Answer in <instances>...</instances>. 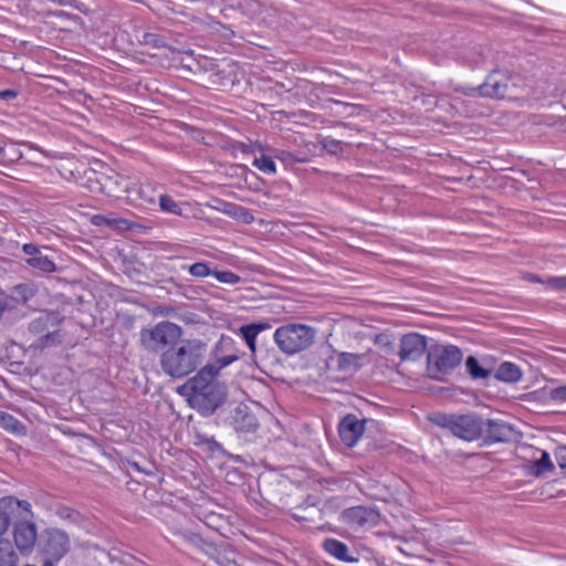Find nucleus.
Masks as SVG:
<instances>
[{"label": "nucleus", "mask_w": 566, "mask_h": 566, "mask_svg": "<svg viewBox=\"0 0 566 566\" xmlns=\"http://www.w3.org/2000/svg\"><path fill=\"white\" fill-rule=\"evenodd\" d=\"M232 207H233L235 210H240V211H242V212H244V213H247V212H248V211H247V209H245V208H243V207L235 206V205H233Z\"/></svg>", "instance_id": "864d4df0"}, {"label": "nucleus", "mask_w": 566, "mask_h": 566, "mask_svg": "<svg viewBox=\"0 0 566 566\" xmlns=\"http://www.w3.org/2000/svg\"><path fill=\"white\" fill-rule=\"evenodd\" d=\"M287 157H291V154L285 153V151H282V156H277V158H280V159H285Z\"/></svg>", "instance_id": "603ef678"}, {"label": "nucleus", "mask_w": 566, "mask_h": 566, "mask_svg": "<svg viewBox=\"0 0 566 566\" xmlns=\"http://www.w3.org/2000/svg\"><path fill=\"white\" fill-rule=\"evenodd\" d=\"M22 251L28 255L25 263L34 270L43 273H53L56 271V265L52 259L44 255L39 247L33 243H24Z\"/></svg>", "instance_id": "dca6fc26"}, {"label": "nucleus", "mask_w": 566, "mask_h": 566, "mask_svg": "<svg viewBox=\"0 0 566 566\" xmlns=\"http://www.w3.org/2000/svg\"><path fill=\"white\" fill-rule=\"evenodd\" d=\"M3 411H0V416L2 415Z\"/></svg>", "instance_id": "6e6d98bb"}, {"label": "nucleus", "mask_w": 566, "mask_h": 566, "mask_svg": "<svg viewBox=\"0 0 566 566\" xmlns=\"http://www.w3.org/2000/svg\"><path fill=\"white\" fill-rule=\"evenodd\" d=\"M139 42L153 49H161L166 46L165 39L161 35L151 32H144L139 39Z\"/></svg>", "instance_id": "e433bc0d"}, {"label": "nucleus", "mask_w": 566, "mask_h": 566, "mask_svg": "<svg viewBox=\"0 0 566 566\" xmlns=\"http://www.w3.org/2000/svg\"><path fill=\"white\" fill-rule=\"evenodd\" d=\"M132 467H133L134 469L138 470V471H144L146 474H151V472H150V471L142 470V469H140V467H139L136 462L132 463Z\"/></svg>", "instance_id": "8fccbe9b"}, {"label": "nucleus", "mask_w": 566, "mask_h": 566, "mask_svg": "<svg viewBox=\"0 0 566 566\" xmlns=\"http://www.w3.org/2000/svg\"><path fill=\"white\" fill-rule=\"evenodd\" d=\"M125 180L122 179L119 176H105L102 175L99 178L96 179V184L98 185L97 188H94L93 190H98L99 192L105 193L108 197H119V193L122 191H125V187H128L127 185H124Z\"/></svg>", "instance_id": "6ab92c4d"}, {"label": "nucleus", "mask_w": 566, "mask_h": 566, "mask_svg": "<svg viewBox=\"0 0 566 566\" xmlns=\"http://www.w3.org/2000/svg\"><path fill=\"white\" fill-rule=\"evenodd\" d=\"M465 367L473 379H485L490 375V371L482 367L474 356H469L467 358Z\"/></svg>", "instance_id": "7c9ffc66"}, {"label": "nucleus", "mask_w": 566, "mask_h": 566, "mask_svg": "<svg viewBox=\"0 0 566 566\" xmlns=\"http://www.w3.org/2000/svg\"><path fill=\"white\" fill-rule=\"evenodd\" d=\"M188 272L197 279H203L212 275L213 269L207 262H196L188 268Z\"/></svg>", "instance_id": "4c0bfd02"}, {"label": "nucleus", "mask_w": 566, "mask_h": 566, "mask_svg": "<svg viewBox=\"0 0 566 566\" xmlns=\"http://www.w3.org/2000/svg\"><path fill=\"white\" fill-rule=\"evenodd\" d=\"M13 538L21 552L30 551L36 539L35 525L30 522H22L14 525Z\"/></svg>", "instance_id": "f3484780"}, {"label": "nucleus", "mask_w": 566, "mask_h": 566, "mask_svg": "<svg viewBox=\"0 0 566 566\" xmlns=\"http://www.w3.org/2000/svg\"><path fill=\"white\" fill-rule=\"evenodd\" d=\"M360 355L352 353H340L337 356V369L340 371L357 370L360 367Z\"/></svg>", "instance_id": "393cba45"}, {"label": "nucleus", "mask_w": 566, "mask_h": 566, "mask_svg": "<svg viewBox=\"0 0 566 566\" xmlns=\"http://www.w3.org/2000/svg\"><path fill=\"white\" fill-rule=\"evenodd\" d=\"M54 562H55V560H53V559H51V558H50V559H46V560L43 563V565H42V566H54Z\"/></svg>", "instance_id": "3c124183"}, {"label": "nucleus", "mask_w": 566, "mask_h": 566, "mask_svg": "<svg viewBox=\"0 0 566 566\" xmlns=\"http://www.w3.org/2000/svg\"><path fill=\"white\" fill-rule=\"evenodd\" d=\"M61 321L57 313H46L44 315H41L39 318L32 322L31 327L32 329L36 332H42L45 328H48L49 325H56Z\"/></svg>", "instance_id": "2f4dec72"}, {"label": "nucleus", "mask_w": 566, "mask_h": 566, "mask_svg": "<svg viewBox=\"0 0 566 566\" xmlns=\"http://www.w3.org/2000/svg\"><path fill=\"white\" fill-rule=\"evenodd\" d=\"M230 426L239 433H253L259 428L255 415L244 403H239L230 416Z\"/></svg>", "instance_id": "ddd939ff"}, {"label": "nucleus", "mask_w": 566, "mask_h": 566, "mask_svg": "<svg viewBox=\"0 0 566 566\" xmlns=\"http://www.w3.org/2000/svg\"><path fill=\"white\" fill-rule=\"evenodd\" d=\"M214 353L216 363L211 365L213 368H218V373L244 356V352L240 350L237 342L228 335H221L216 344Z\"/></svg>", "instance_id": "1a4fd4ad"}, {"label": "nucleus", "mask_w": 566, "mask_h": 566, "mask_svg": "<svg viewBox=\"0 0 566 566\" xmlns=\"http://www.w3.org/2000/svg\"><path fill=\"white\" fill-rule=\"evenodd\" d=\"M516 438L517 431L512 424L500 419H488L484 421V433L481 438L484 444L507 443Z\"/></svg>", "instance_id": "6e6552de"}, {"label": "nucleus", "mask_w": 566, "mask_h": 566, "mask_svg": "<svg viewBox=\"0 0 566 566\" xmlns=\"http://www.w3.org/2000/svg\"><path fill=\"white\" fill-rule=\"evenodd\" d=\"M237 334L244 340L251 352V358L255 360L256 357V337L258 334L247 325H242L238 328Z\"/></svg>", "instance_id": "c85d7f7f"}, {"label": "nucleus", "mask_w": 566, "mask_h": 566, "mask_svg": "<svg viewBox=\"0 0 566 566\" xmlns=\"http://www.w3.org/2000/svg\"><path fill=\"white\" fill-rule=\"evenodd\" d=\"M522 375L521 368L510 361L500 364L495 373V377L504 382H517L522 378Z\"/></svg>", "instance_id": "412c9836"}, {"label": "nucleus", "mask_w": 566, "mask_h": 566, "mask_svg": "<svg viewBox=\"0 0 566 566\" xmlns=\"http://www.w3.org/2000/svg\"><path fill=\"white\" fill-rule=\"evenodd\" d=\"M42 344L44 346L54 344L55 342H60V334L57 329L49 331L42 338Z\"/></svg>", "instance_id": "c03bdc74"}, {"label": "nucleus", "mask_w": 566, "mask_h": 566, "mask_svg": "<svg viewBox=\"0 0 566 566\" xmlns=\"http://www.w3.org/2000/svg\"><path fill=\"white\" fill-rule=\"evenodd\" d=\"M294 517L298 518V520L303 518L302 516H298L297 514H294Z\"/></svg>", "instance_id": "5fc2aeb1"}, {"label": "nucleus", "mask_w": 566, "mask_h": 566, "mask_svg": "<svg viewBox=\"0 0 566 566\" xmlns=\"http://www.w3.org/2000/svg\"><path fill=\"white\" fill-rule=\"evenodd\" d=\"M0 426L13 433H18L23 429V424L20 420L4 411L0 416Z\"/></svg>", "instance_id": "f704fd0d"}, {"label": "nucleus", "mask_w": 566, "mask_h": 566, "mask_svg": "<svg viewBox=\"0 0 566 566\" xmlns=\"http://www.w3.org/2000/svg\"><path fill=\"white\" fill-rule=\"evenodd\" d=\"M212 276H214L220 283L228 285H235L242 281L238 274L229 270L213 269Z\"/></svg>", "instance_id": "c9c22d12"}, {"label": "nucleus", "mask_w": 566, "mask_h": 566, "mask_svg": "<svg viewBox=\"0 0 566 566\" xmlns=\"http://www.w3.org/2000/svg\"><path fill=\"white\" fill-rule=\"evenodd\" d=\"M69 551L70 537L64 531L56 528L48 531L44 553L49 558L59 562Z\"/></svg>", "instance_id": "4468645a"}, {"label": "nucleus", "mask_w": 566, "mask_h": 566, "mask_svg": "<svg viewBox=\"0 0 566 566\" xmlns=\"http://www.w3.org/2000/svg\"><path fill=\"white\" fill-rule=\"evenodd\" d=\"M427 337L419 333H409L401 337L399 357L401 360H418L428 350Z\"/></svg>", "instance_id": "f8f14e48"}, {"label": "nucleus", "mask_w": 566, "mask_h": 566, "mask_svg": "<svg viewBox=\"0 0 566 566\" xmlns=\"http://www.w3.org/2000/svg\"><path fill=\"white\" fill-rule=\"evenodd\" d=\"M343 521L350 527H373L380 521L379 512L370 506H353L342 513Z\"/></svg>", "instance_id": "9b49d317"}, {"label": "nucleus", "mask_w": 566, "mask_h": 566, "mask_svg": "<svg viewBox=\"0 0 566 566\" xmlns=\"http://www.w3.org/2000/svg\"><path fill=\"white\" fill-rule=\"evenodd\" d=\"M13 497H2L0 500V536L3 535L11 524L9 510L13 509Z\"/></svg>", "instance_id": "a878e982"}, {"label": "nucleus", "mask_w": 566, "mask_h": 566, "mask_svg": "<svg viewBox=\"0 0 566 566\" xmlns=\"http://www.w3.org/2000/svg\"><path fill=\"white\" fill-rule=\"evenodd\" d=\"M207 344L199 338H180L174 346L159 356V366L166 376L184 378L202 364Z\"/></svg>", "instance_id": "f03ea898"}, {"label": "nucleus", "mask_w": 566, "mask_h": 566, "mask_svg": "<svg viewBox=\"0 0 566 566\" xmlns=\"http://www.w3.org/2000/svg\"><path fill=\"white\" fill-rule=\"evenodd\" d=\"M182 336V328L176 323L161 321L153 327H144L139 333V344L148 354H160L174 346Z\"/></svg>", "instance_id": "39448f33"}, {"label": "nucleus", "mask_w": 566, "mask_h": 566, "mask_svg": "<svg viewBox=\"0 0 566 566\" xmlns=\"http://www.w3.org/2000/svg\"><path fill=\"white\" fill-rule=\"evenodd\" d=\"M554 464L551 460L548 452L542 451L541 458L537 459L532 465V472L536 476H541L547 472H552Z\"/></svg>", "instance_id": "c756f323"}, {"label": "nucleus", "mask_w": 566, "mask_h": 566, "mask_svg": "<svg viewBox=\"0 0 566 566\" xmlns=\"http://www.w3.org/2000/svg\"><path fill=\"white\" fill-rule=\"evenodd\" d=\"M322 547L328 555L340 562L356 563L358 560V558L349 552L348 546L336 538H326Z\"/></svg>", "instance_id": "a211bd4d"}, {"label": "nucleus", "mask_w": 566, "mask_h": 566, "mask_svg": "<svg viewBox=\"0 0 566 566\" xmlns=\"http://www.w3.org/2000/svg\"><path fill=\"white\" fill-rule=\"evenodd\" d=\"M55 514L61 520L72 525L81 526L85 522L84 516L77 510L66 505L57 506L55 510Z\"/></svg>", "instance_id": "5701e85b"}, {"label": "nucleus", "mask_w": 566, "mask_h": 566, "mask_svg": "<svg viewBox=\"0 0 566 566\" xmlns=\"http://www.w3.org/2000/svg\"><path fill=\"white\" fill-rule=\"evenodd\" d=\"M92 222L95 226H108L114 229L126 230L129 229V221L124 218H115L112 214H95L92 218Z\"/></svg>", "instance_id": "b1692460"}, {"label": "nucleus", "mask_w": 566, "mask_h": 566, "mask_svg": "<svg viewBox=\"0 0 566 566\" xmlns=\"http://www.w3.org/2000/svg\"><path fill=\"white\" fill-rule=\"evenodd\" d=\"M555 459L560 469L566 470V447H558L555 451Z\"/></svg>", "instance_id": "37998d69"}, {"label": "nucleus", "mask_w": 566, "mask_h": 566, "mask_svg": "<svg viewBox=\"0 0 566 566\" xmlns=\"http://www.w3.org/2000/svg\"><path fill=\"white\" fill-rule=\"evenodd\" d=\"M205 523L208 527L221 532L222 528L229 525V520L222 514L210 512L206 514Z\"/></svg>", "instance_id": "473e14b6"}, {"label": "nucleus", "mask_w": 566, "mask_h": 566, "mask_svg": "<svg viewBox=\"0 0 566 566\" xmlns=\"http://www.w3.org/2000/svg\"><path fill=\"white\" fill-rule=\"evenodd\" d=\"M546 284L554 290H566V276H551Z\"/></svg>", "instance_id": "a19ab883"}, {"label": "nucleus", "mask_w": 566, "mask_h": 566, "mask_svg": "<svg viewBox=\"0 0 566 566\" xmlns=\"http://www.w3.org/2000/svg\"><path fill=\"white\" fill-rule=\"evenodd\" d=\"M18 96V92L14 90H3L0 91V98L4 101L13 99Z\"/></svg>", "instance_id": "49530a36"}, {"label": "nucleus", "mask_w": 566, "mask_h": 566, "mask_svg": "<svg viewBox=\"0 0 566 566\" xmlns=\"http://www.w3.org/2000/svg\"><path fill=\"white\" fill-rule=\"evenodd\" d=\"M512 78L500 71L492 72L483 84L478 87L470 88L467 95H480L494 98L512 97Z\"/></svg>", "instance_id": "0eeeda50"}, {"label": "nucleus", "mask_w": 566, "mask_h": 566, "mask_svg": "<svg viewBox=\"0 0 566 566\" xmlns=\"http://www.w3.org/2000/svg\"><path fill=\"white\" fill-rule=\"evenodd\" d=\"M366 419H359L354 413H347L338 423V434L342 442L353 448L357 444L366 430Z\"/></svg>", "instance_id": "9d476101"}, {"label": "nucleus", "mask_w": 566, "mask_h": 566, "mask_svg": "<svg viewBox=\"0 0 566 566\" xmlns=\"http://www.w3.org/2000/svg\"><path fill=\"white\" fill-rule=\"evenodd\" d=\"M127 201L138 208L149 209L156 203V193L149 185H133L125 187Z\"/></svg>", "instance_id": "2eb2a0df"}, {"label": "nucleus", "mask_w": 566, "mask_h": 566, "mask_svg": "<svg viewBox=\"0 0 566 566\" xmlns=\"http://www.w3.org/2000/svg\"><path fill=\"white\" fill-rule=\"evenodd\" d=\"M431 421L452 436L468 442L481 439L484 433V419L474 412L464 415L437 413L431 418Z\"/></svg>", "instance_id": "7ed1b4c3"}, {"label": "nucleus", "mask_w": 566, "mask_h": 566, "mask_svg": "<svg viewBox=\"0 0 566 566\" xmlns=\"http://www.w3.org/2000/svg\"><path fill=\"white\" fill-rule=\"evenodd\" d=\"M321 145L324 150L332 155H337L343 151V142L334 139L332 137L322 138Z\"/></svg>", "instance_id": "ea45409f"}, {"label": "nucleus", "mask_w": 566, "mask_h": 566, "mask_svg": "<svg viewBox=\"0 0 566 566\" xmlns=\"http://www.w3.org/2000/svg\"><path fill=\"white\" fill-rule=\"evenodd\" d=\"M207 555L214 559L220 566H238L239 564L235 559V551L228 544L222 546L216 545V552Z\"/></svg>", "instance_id": "4be33fe9"}, {"label": "nucleus", "mask_w": 566, "mask_h": 566, "mask_svg": "<svg viewBox=\"0 0 566 566\" xmlns=\"http://www.w3.org/2000/svg\"><path fill=\"white\" fill-rule=\"evenodd\" d=\"M187 543H189L195 548L207 554H212L216 552V544L205 541L200 535L196 533H188L184 535Z\"/></svg>", "instance_id": "bb28decb"}, {"label": "nucleus", "mask_w": 566, "mask_h": 566, "mask_svg": "<svg viewBox=\"0 0 566 566\" xmlns=\"http://www.w3.org/2000/svg\"><path fill=\"white\" fill-rule=\"evenodd\" d=\"M252 165L260 171L268 175H274L276 172V165L274 160L265 155H262L261 157H255Z\"/></svg>", "instance_id": "72a5a7b5"}, {"label": "nucleus", "mask_w": 566, "mask_h": 566, "mask_svg": "<svg viewBox=\"0 0 566 566\" xmlns=\"http://www.w3.org/2000/svg\"><path fill=\"white\" fill-rule=\"evenodd\" d=\"M159 206L160 209L165 212L174 213V214H180L181 208L179 205L168 195H160L159 196Z\"/></svg>", "instance_id": "58836bf2"}, {"label": "nucleus", "mask_w": 566, "mask_h": 566, "mask_svg": "<svg viewBox=\"0 0 566 566\" xmlns=\"http://www.w3.org/2000/svg\"><path fill=\"white\" fill-rule=\"evenodd\" d=\"M549 398L554 401L564 402L566 401V386H559L553 388L549 391Z\"/></svg>", "instance_id": "79ce46f5"}, {"label": "nucleus", "mask_w": 566, "mask_h": 566, "mask_svg": "<svg viewBox=\"0 0 566 566\" xmlns=\"http://www.w3.org/2000/svg\"><path fill=\"white\" fill-rule=\"evenodd\" d=\"M248 327L252 328L253 332H255L258 335L263 332V331H266L269 328H271V324L268 323V322H256V323H251V324H247Z\"/></svg>", "instance_id": "a18cd8bd"}, {"label": "nucleus", "mask_w": 566, "mask_h": 566, "mask_svg": "<svg viewBox=\"0 0 566 566\" xmlns=\"http://www.w3.org/2000/svg\"><path fill=\"white\" fill-rule=\"evenodd\" d=\"M13 501H14L13 502V506L17 505V506L22 507L25 511H30L31 505H30V503L28 501H19V500H15V499H13Z\"/></svg>", "instance_id": "de8ad7c7"}, {"label": "nucleus", "mask_w": 566, "mask_h": 566, "mask_svg": "<svg viewBox=\"0 0 566 566\" xmlns=\"http://www.w3.org/2000/svg\"><path fill=\"white\" fill-rule=\"evenodd\" d=\"M530 281L534 283H546V281L542 280L538 275L535 274L530 275Z\"/></svg>", "instance_id": "09e8293b"}, {"label": "nucleus", "mask_w": 566, "mask_h": 566, "mask_svg": "<svg viewBox=\"0 0 566 566\" xmlns=\"http://www.w3.org/2000/svg\"><path fill=\"white\" fill-rule=\"evenodd\" d=\"M18 555L10 542L0 541V566H17Z\"/></svg>", "instance_id": "cd10ccee"}, {"label": "nucleus", "mask_w": 566, "mask_h": 566, "mask_svg": "<svg viewBox=\"0 0 566 566\" xmlns=\"http://www.w3.org/2000/svg\"><path fill=\"white\" fill-rule=\"evenodd\" d=\"M316 328L301 323H290L277 327L273 340L286 356L308 349L315 342Z\"/></svg>", "instance_id": "20e7f679"}, {"label": "nucleus", "mask_w": 566, "mask_h": 566, "mask_svg": "<svg viewBox=\"0 0 566 566\" xmlns=\"http://www.w3.org/2000/svg\"><path fill=\"white\" fill-rule=\"evenodd\" d=\"M462 350L455 345L436 344L427 353V370L432 379L441 380L462 361Z\"/></svg>", "instance_id": "423d86ee"}, {"label": "nucleus", "mask_w": 566, "mask_h": 566, "mask_svg": "<svg viewBox=\"0 0 566 566\" xmlns=\"http://www.w3.org/2000/svg\"><path fill=\"white\" fill-rule=\"evenodd\" d=\"M218 368L207 364L198 373L178 387L177 392L187 397L189 406L201 416L209 417L220 408L227 399V387L219 382Z\"/></svg>", "instance_id": "f257e3e1"}, {"label": "nucleus", "mask_w": 566, "mask_h": 566, "mask_svg": "<svg viewBox=\"0 0 566 566\" xmlns=\"http://www.w3.org/2000/svg\"><path fill=\"white\" fill-rule=\"evenodd\" d=\"M23 158L20 145L13 142L0 138V164L11 166Z\"/></svg>", "instance_id": "aec40b11"}]
</instances>
